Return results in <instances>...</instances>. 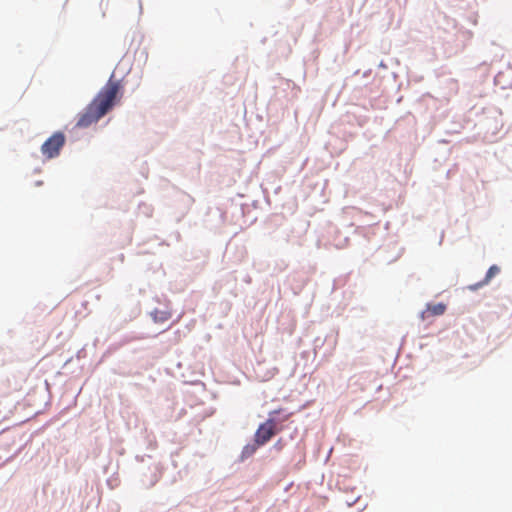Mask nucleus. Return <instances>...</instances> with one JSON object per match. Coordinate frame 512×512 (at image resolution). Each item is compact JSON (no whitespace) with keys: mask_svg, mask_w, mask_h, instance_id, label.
I'll return each instance as SVG.
<instances>
[{"mask_svg":"<svg viewBox=\"0 0 512 512\" xmlns=\"http://www.w3.org/2000/svg\"><path fill=\"white\" fill-rule=\"evenodd\" d=\"M499 272H500L499 267H498V266H496V265H492V266L488 269V271H487V273H486V276H485L484 280H483L482 282H480V283H478V284H476V285L472 286V287H471V289H474V290H475V289H477V288H479V287H482L483 285L488 284V283L491 281V279H492L493 277H495Z\"/></svg>","mask_w":512,"mask_h":512,"instance_id":"obj_5","label":"nucleus"},{"mask_svg":"<svg viewBox=\"0 0 512 512\" xmlns=\"http://www.w3.org/2000/svg\"><path fill=\"white\" fill-rule=\"evenodd\" d=\"M120 88V83L110 78L84 111L78 115L76 127L87 128L108 113L116 103Z\"/></svg>","mask_w":512,"mask_h":512,"instance_id":"obj_1","label":"nucleus"},{"mask_svg":"<svg viewBox=\"0 0 512 512\" xmlns=\"http://www.w3.org/2000/svg\"><path fill=\"white\" fill-rule=\"evenodd\" d=\"M255 451V448L254 447H249V446H246L243 450V455L245 456H250L251 454H253Z\"/></svg>","mask_w":512,"mask_h":512,"instance_id":"obj_7","label":"nucleus"},{"mask_svg":"<svg viewBox=\"0 0 512 512\" xmlns=\"http://www.w3.org/2000/svg\"><path fill=\"white\" fill-rule=\"evenodd\" d=\"M446 311V305L443 303L428 304L426 309L421 313V318L425 320L430 316H440Z\"/></svg>","mask_w":512,"mask_h":512,"instance_id":"obj_4","label":"nucleus"},{"mask_svg":"<svg viewBox=\"0 0 512 512\" xmlns=\"http://www.w3.org/2000/svg\"><path fill=\"white\" fill-rule=\"evenodd\" d=\"M281 411L282 409H278L269 412V418L258 427L254 435L255 443L258 446L266 444L275 434L282 430V428L277 427L275 419V415L279 414Z\"/></svg>","mask_w":512,"mask_h":512,"instance_id":"obj_2","label":"nucleus"},{"mask_svg":"<svg viewBox=\"0 0 512 512\" xmlns=\"http://www.w3.org/2000/svg\"><path fill=\"white\" fill-rule=\"evenodd\" d=\"M291 413L287 414L284 418H283V421H286L289 417H290Z\"/></svg>","mask_w":512,"mask_h":512,"instance_id":"obj_8","label":"nucleus"},{"mask_svg":"<svg viewBox=\"0 0 512 512\" xmlns=\"http://www.w3.org/2000/svg\"><path fill=\"white\" fill-rule=\"evenodd\" d=\"M65 144V136L62 132H55L41 146V152L47 159L57 157Z\"/></svg>","mask_w":512,"mask_h":512,"instance_id":"obj_3","label":"nucleus"},{"mask_svg":"<svg viewBox=\"0 0 512 512\" xmlns=\"http://www.w3.org/2000/svg\"><path fill=\"white\" fill-rule=\"evenodd\" d=\"M152 317L155 322H165L170 319V313L166 311L155 310L152 312Z\"/></svg>","mask_w":512,"mask_h":512,"instance_id":"obj_6","label":"nucleus"}]
</instances>
